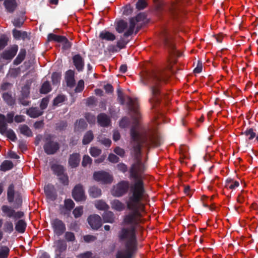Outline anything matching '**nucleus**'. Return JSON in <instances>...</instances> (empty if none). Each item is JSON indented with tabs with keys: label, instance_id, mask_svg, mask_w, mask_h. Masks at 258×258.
I'll return each mask as SVG.
<instances>
[{
	"label": "nucleus",
	"instance_id": "nucleus-1",
	"mask_svg": "<svg viewBox=\"0 0 258 258\" xmlns=\"http://www.w3.org/2000/svg\"><path fill=\"white\" fill-rule=\"evenodd\" d=\"M130 135V143L135 162L131 166L129 173L130 177L135 181L130 186L129 181L121 180L113 186L112 190V196L118 198L129 191L125 202L129 212L124 216L123 222L130 226L121 227L118 232V241L124 243L125 248L118 250L115 258H133L138 251L137 231L143 228L141 226L144 222L143 212L145 211V205L143 201L148 197L142 177L146 169L141 159L142 148L145 147L149 151L151 147L161 145L160 136L152 131L141 134L133 126L131 128Z\"/></svg>",
	"mask_w": 258,
	"mask_h": 258
},
{
	"label": "nucleus",
	"instance_id": "nucleus-2",
	"mask_svg": "<svg viewBox=\"0 0 258 258\" xmlns=\"http://www.w3.org/2000/svg\"><path fill=\"white\" fill-rule=\"evenodd\" d=\"M140 80L144 85L149 86L150 93L149 102L152 108H154L160 103L162 97L161 87V82L165 81L164 77L161 72L152 71L146 73Z\"/></svg>",
	"mask_w": 258,
	"mask_h": 258
},
{
	"label": "nucleus",
	"instance_id": "nucleus-3",
	"mask_svg": "<svg viewBox=\"0 0 258 258\" xmlns=\"http://www.w3.org/2000/svg\"><path fill=\"white\" fill-rule=\"evenodd\" d=\"M14 115V111L8 113L6 116L0 113V134L2 135H6L7 138L13 142L16 141L17 138L13 130L8 129V123L13 122Z\"/></svg>",
	"mask_w": 258,
	"mask_h": 258
},
{
	"label": "nucleus",
	"instance_id": "nucleus-4",
	"mask_svg": "<svg viewBox=\"0 0 258 258\" xmlns=\"http://www.w3.org/2000/svg\"><path fill=\"white\" fill-rule=\"evenodd\" d=\"M160 39L163 42L164 48L171 55H178L174 43L173 37L169 34L168 30L163 29L160 34Z\"/></svg>",
	"mask_w": 258,
	"mask_h": 258
},
{
	"label": "nucleus",
	"instance_id": "nucleus-5",
	"mask_svg": "<svg viewBox=\"0 0 258 258\" xmlns=\"http://www.w3.org/2000/svg\"><path fill=\"white\" fill-rule=\"evenodd\" d=\"M125 100H126V105L128 109L135 113H138V108L139 107L138 101L136 98H132L130 96L124 97L122 91L117 90V100L119 104L124 105L125 104Z\"/></svg>",
	"mask_w": 258,
	"mask_h": 258
},
{
	"label": "nucleus",
	"instance_id": "nucleus-6",
	"mask_svg": "<svg viewBox=\"0 0 258 258\" xmlns=\"http://www.w3.org/2000/svg\"><path fill=\"white\" fill-rule=\"evenodd\" d=\"M53 137L51 134L47 135L44 139L45 144L43 146L44 152L47 155H53L60 149V145L57 142L52 140Z\"/></svg>",
	"mask_w": 258,
	"mask_h": 258
},
{
	"label": "nucleus",
	"instance_id": "nucleus-7",
	"mask_svg": "<svg viewBox=\"0 0 258 258\" xmlns=\"http://www.w3.org/2000/svg\"><path fill=\"white\" fill-rule=\"evenodd\" d=\"M146 16L144 13H140L135 17L131 18L130 19V26L127 30L123 34L124 37H127L132 35L134 32L136 23L137 22L144 21Z\"/></svg>",
	"mask_w": 258,
	"mask_h": 258
},
{
	"label": "nucleus",
	"instance_id": "nucleus-8",
	"mask_svg": "<svg viewBox=\"0 0 258 258\" xmlns=\"http://www.w3.org/2000/svg\"><path fill=\"white\" fill-rule=\"evenodd\" d=\"M51 225L54 234L57 236L62 235L66 230L64 222L58 218L51 220Z\"/></svg>",
	"mask_w": 258,
	"mask_h": 258
},
{
	"label": "nucleus",
	"instance_id": "nucleus-9",
	"mask_svg": "<svg viewBox=\"0 0 258 258\" xmlns=\"http://www.w3.org/2000/svg\"><path fill=\"white\" fill-rule=\"evenodd\" d=\"M93 178L97 181L103 183H110L113 180V176L104 171H96L93 174Z\"/></svg>",
	"mask_w": 258,
	"mask_h": 258
},
{
	"label": "nucleus",
	"instance_id": "nucleus-10",
	"mask_svg": "<svg viewBox=\"0 0 258 258\" xmlns=\"http://www.w3.org/2000/svg\"><path fill=\"white\" fill-rule=\"evenodd\" d=\"M30 85L25 84L22 88L21 94L18 98L19 103L23 106H28L31 101L28 100L30 98Z\"/></svg>",
	"mask_w": 258,
	"mask_h": 258
},
{
	"label": "nucleus",
	"instance_id": "nucleus-11",
	"mask_svg": "<svg viewBox=\"0 0 258 258\" xmlns=\"http://www.w3.org/2000/svg\"><path fill=\"white\" fill-rule=\"evenodd\" d=\"M72 197L76 202L84 201L86 197L83 185L79 183L75 185L72 190Z\"/></svg>",
	"mask_w": 258,
	"mask_h": 258
},
{
	"label": "nucleus",
	"instance_id": "nucleus-12",
	"mask_svg": "<svg viewBox=\"0 0 258 258\" xmlns=\"http://www.w3.org/2000/svg\"><path fill=\"white\" fill-rule=\"evenodd\" d=\"M87 221L91 227L94 230L98 229L102 226L101 219L98 215L89 216Z\"/></svg>",
	"mask_w": 258,
	"mask_h": 258
},
{
	"label": "nucleus",
	"instance_id": "nucleus-13",
	"mask_svg": "<svg viewBox=\"0 0 258 258\" xmlns=\"http://www.w3.org/2000/svg\"><path fill=\"white\" fill-rule=\"evenodd\" d=\"M18 50V46L14 45L8 49L4 51L2 54V57L7 60H11L16 55Z\"/></svg>",
	"mask_w": 258,
	"mask_h": 258
},
{
	"label": "nucleus",
	"instance_id": "nucleus-14",
	"mask_svg": "<svg viewBox=\"0 0 258 258\" xmlns=\"http://www.w3.org/2000/svg\"><path fill=\"white\" fill-rule=\"evenodd\" d=\"M81 155L79 153H73L70 155L68 164L72 168H76L80 165Z\"/></svg>",
	"mask_w": 258,
	"mask_h": 258
},
{
	"label": "nucleus",
	"instance_id": "nucleus-15",
	"mask_svg": "<svg viewBox=\"0 0 258 258\" xmlns=\"http://www.w3.org/2000/svg\"><path fill=\"white\" fill-rule=\"evenodd\" d=\"M73 62L78 72H82L84 67V60L80 54L75 55L73 58Z\"/></svg>",
	"mask_w": 258,
	"mask_h": 258
},
{
	"label": "nucleus",
	"instance_id": "nucleus-16",
	"mask_svg": "<svg viewBox=\"0 0 258 258\" xmlns=\"http://www.w3.org/2000/svg\"><path fill=\"white\" fill-rule=\"evenodd\" d=\"M44 190L47 198L51 201H54L56 199V194L53 185L48 184L44 186Z\"/></svg>",
	"mask_w": 258,
	"mask_h": 258
},
{
	"label": "nucleus",
	"instance_id": "nucleus-17",
	"mask_svg": "<svg viewBox=\"0 0 258 258\" xmlns=\"http://www.w3.org/2000/svg\"><path fill=\"white\" fill-rule=\"evenodd\" d=\"M97 122L102 127H108L110 124L109 117L104 113H101L97 116Z\"/></svg>",
	"mask_w": 258,
	"mask_h": 258
},
{
	"label": "nucleus",
	"instance_id": "nucleus-18",
	"mask_svg": "<svg viewBox=\"0 0 258 258\" xmlns=\"http://www.w3.org/2000/svg\"><path fill=\"white\" fill-rule=\"evenodd\" d=\"M65 79L68 87L72 88L75 85V80L74 78V72L71 70L67 71L66 73Z\"/></svg>",
	"mask_w": 258,
	"mask_h": 258
},
{
	"label": "nucleus",
	"instance_id": "nucleus-19",
	"mask_svg": "<svg viewBox=\"0 0 258 258\" xmlns=\"http://www.w3.org/2000/svg\"><path fill=\"white\" fill-rule=\"evenodd\" d=\"M43 111L38 107H32L27 109L26 113L31 118H35L42 115Z\"/></svg>",
	"mask_w": 258,
	"mask_h": 258
},
{
	"label": "nucleus",
	"instance_id": "nucleus-20",
	"mask_svg": "<svg viewBox=\"0 0 258 258\" xmlns=\"http://www.w3.org/2000/svg\"><path fill=\"white\" fill-rule=\"evenodd\" d=\"M4 5L7 11L10 13H13L17 7L16 0H5Z\"/></svg>",
	"mask_w": 258,
	"mask_h": 258
},
{
	"label": "nucleus",
	"instance_id": "nucleus-21",
	"mask_svg": "<svg viewBox=\"0 0 258 258\" xmlns=\"http://www.w3.org/2000/svg\"><path fill=\"white\" fill-rule=\"evenodd\" d=\"M99 37L102 40L112 41L115 39V36L112 33L104 30L101 31Z\"/></svg>",
	"mask_w": 258,
	"mask_h": 258
},
{
	"label": "nucleus",
	"instance_id": "nucleus-22",
	"mask_svg": "<svg viewBox=\"0 0 258 258\" xmlns=\"http://www.w3.org/2000/svg\"><path fill=\"white\" fill-rule=\"evenodd\" d=\"M75 203L71 199H67L64 200L65 211H61V213L64 215L70 214L71 210L74 208Z\"/></svg>",
	"mask_w": 258,
	"mask_h": 258
},
{
	"label": "nucleus",
	"instance_id": "nucleus-23",
	"mask_svg": "<svg viewBox=\"0 0 258 258\" xmlns=\"http://www.w3.org/2000/svg\"><path fill=\"white\" fill-rule=\"evenodd\" d=\"M102 218L104 222L113 223L114 222V214L112 212L106 210L102 214Z\"/></svg>",
	"mask_w": 258,
	"mask_h": 258
},
{
	"label": "nucleus",
	"instance_id": "nucleus-24",
	"mask_svg": "<svg viewBox=\"0 0 258 258\" xmlns=\"http://www.w3.org/2000/svg\"><path fill=\"white\" fill-rule=\"evenodd\" d=\"M110 204L113 209L119 212L123 211L125 207V205L118 200H113Z\"/></svg>",
	"mask_w": 258,
	"mask_h": 258
},
{
	"label": "nucleus",
	"instance_id": "nucleus-25",
	"mask_svg": "<svg viewBox=\"0 0 258 258\" xmlns=\"http://www.w3.org/2000/svg\"><path fill=\"white\" fill-rule=\"evenodd\" d=\"M26 55V50L24 48H22L20 49V52L16 57V58L14 59L13 61V63L14 65L17 66L20 64L25 59Z\"/></svg>",
	"mask_w": 258,
	"mask_h": 258
},
{
	"label": "nucleus",
	"instance_id": "nucleus-26",
	"mask_svg": "<svg viewBox=\"0 0 258 258\" xmlns=\"http://www.w3.org/2000/svg\"><path fill=\"white\" fill-rule=\"evenodd\" d=\"M26 227V222L22 219L19 220L15 224V229L20 233H23L25 231Z\"/></svg>",
	"mask_w": 258,
	"mask_h": 258
},
{
	"label": "nucleus",
	"instance_id": "nucleus-27",
	"mask_svg": "<svg viewBox=\"0 0 258 258\" xmlns=\"http://www.w3.org/2000/svg\"><path fill=\"white\" fill-rule=\"evenodd\" d=\"M51 169L53 171V173L57 176L62 175L65 171L64 168L63 166L57 164L52 165L51 166Z\"/></svg>",
	"mask_w": 258,
	"mask_h": 258
},
{
	"label": "nucleus",
	"instance_id": "nucleus-28",
	"mask_svg": "<svg viewBox=\"0 0 258 258\" xmlns=\"http://www.w3.org/2000/svg\"><path fill=\"white\" fill-rule=\"evenodd\" d=\"M57 250L59 252V254H57L56 258H61L60 253L64 251L67 247V245L66 242L62 240H58L56 242Z\"/></svg>",
	"mask_w": 258,
	"mask_h": 258
},
{
	"label": "nucleus",
	"instance_id": "nucleus-29",
	"mask_svg": "<svg viewBox=\"0 0 258 258\" xmlns=\"http://www.w3.org/2000/svg\"><path fill=\"white\" fill-rule=\"evenodd\" d=\"M2 98L9 106H13L15 104V99L13 97L12 94L9 93H4L2 94Z\"/></svg>",
	"mask_w": 258,
	"mask_h": 258
},
{
	"label": "nucleus",
	"instance_id": "nucleus-30",
	"mask_svg": "<svg viewBox=\"0 0 258 258\" xmlns=\"http://www.w3.org/2000/svg\"><path fill=\"white\" fill-rule=\"evenodd\" d=\"M89 194L93 198H98L101 195V190L97 186H93L90 187Z\"/></svg>",
	"mask_w": 258,
	"mask_h": 258
},
{
	"label": "nucleus",
	"instance_id": "nucleus-31",
	"mask_svg": "<svg viewBox=\"0 0 258 258\" xmlns=\"http://www.w3.org/2000/svg\"><path fill=\"white\" fill-rule=\"evenodd\" d=\"M19 128L20 130V132L21 134H22V135H23L27 137H32V136H33L32 132L27 125H26V124L20 125L19 127Z\"/></svg>",
	"mask_w": 258,
	"mask_h": 258
},
{
	"label": "nucleus",
	"instance_id": "nucleus-32",
	"mask_svg": "<svg viewBox=\"0 0 258 258\" xmlns=\"http://www.w3.org/2000/svg\"><path fill=\"white\" fill-rule=\"evenodd\" d=\"M94 139V135L92 131H87L84 135L82 144L84 145L89 144Z\"/></svg>",
	"mask_w": 258,
	"mask_h": 258
},
{
	"label": "nucleus",
	"instance_id": "nucleus-33",
	"mask_svg": "<svg viewBox=\"0 0 258 258\" xmlns=\"http://www.w3.org/2000/svg\"><path fill=\"white\" fill-rule=\"evenodd\" d=\"M127 27V23L123 20L117 22L116 26V30L119 33H122Z\"/></svg>",
	"mask_w": 258,
	"mask_h": 258
},
{
	"label": "nucleus",
	"instance_id": "nucleus-34",
	"mask_svg": "<svg viewBox=\"0 0 258 258\" xmlns=\"http://www.w3.org/2000/svg\"><path fill=\"white\" fill-rule=\"evenodd\" d=\"M13 166L14 164L11 161L5 160L1 165V170L3 171H6L12 169Z\"/></svg>",
	"mask_w": 258,
	"mask_h": 258
},
{
	"label": "nucleus",
	"instance_id": "nucleus-35",
	"mask_svg": "<svg viewBox=\"0 0 258 258\" xmlns=\"http://www.w3.org/2000/svg\"><path fill=\"white\" fill-rule=\"evenodd\" d=\"M2 210L3 212L6 214L8 217L13 218L15 210L11 207L7 205H3L2 207Z\"/></svg>",
	"mask_w": 258,
	"mask_h": 258
},
{
	"label": "nucleus",
	"instance_id": "nucleus-36",
	"mask_svg": "<svg viewBox=\"0 0 258 258\" xmlns=\"http://www.w3.org/2000/svg\"><path fill=\"white\" fill-rule=\"evenodd\" d=\"M14 185L13 184H11L9 185L7 191V198L10 203L14 201Z\"/></svg>",
	"mask_w": 258,
	"mask_h": 258
},
{
	"label": "nucleus",
	"instance_id": "nucleus-37",
	"mask_svg": "<svg viewBox=\"0 0 258 258\" xmlns=\"http://www.w3.org/2000/svg\"><path fill=\"white\" fill-rule=\"evenodd\" d=\"M64 36L57 35L53 33H49L47 36V40L48 41H55L58 43L62 42Z\"/></svg>",
	"mask_w": 258,
	"mask_h": 258
},
{
	"label": "nucleus",
	"instance_id": "nucleus-38",
	"mask_svg": "<svg viewBox=\"0 0 258 258\" xmlns=\"http://www.w3.org/2000/svg\"><path fill=\"white\" fill-rule=\"evenodd\" d=\"M51 90L50 83L48 81H45L41 86L40 92L42 94H47Z\"/></svg>",
	"mask_w": 258,
	"mask_h": 258
},
{
	"label": "nucleus",
	"instance_id": "nucleus-39",
	"mask_svg": "<svg viewBox=\"0 0 258 258\" xmlns=\"http://www.w3.org/2000/svg\"><path fill=\"white\" fill-rule=\"evenodd\" d=\"M241 134L247 137L249 140H252L256 136V134L252 128H247L245 131L242 132Z\"/></svg>",
	"mask_w": 258,
	"mask_h": 258
},
{
	"label": "nucleus",
	"instance_id": "nucleus-40",
	"mask_svg": "<svg viewBox=\"0 0 258 258\" xmlns=\"http://www.w3.org/2000/svg\"><path fill=\"white\" fill-rule=\"evenodd\" d=\"M61 73L54 72L51 75L52 83L53 85H56L60 83L61 79Z\"/></svg>",
	"mask_w": 258,
	"mask_h": 258
},
{
	"label": "nucleus",
	"instance_id": "nucleus-41",
	"mask_svg": "<svg viewBox=\"0 0 258 258\" xmlns=\"http://www.w3.org/2000/svg\"><path fill=\"white\" fill-rule=\"evenodd\" d=\"M10 249L7 246H2L0 248V258H8Z\"/></svg>",
	"mask_w": 258,
	"mask_h": 258
},
{
	"label": "nucleus",
	"instance_id": "nucleus-42",
	"mask_svg": "<svg viewBox=\"0 0 258 258\" xmlns=\"http://www.w3.org/2000/svg\"><path fill=\"white\" fill-rule=\"evenodd\" d=\"M95 206L100 210H107L109 208V206L105 202L101 200L96 202Z\"/></svg>",
	"mask_w": 258,
	"mask_h": 258
},
{
	"label": "nucleus",
	"instance_id": "nucleus-43",
	"mask_svg": "<svg viewBox=\"0 0 258 258\" xmlns=\"http://www.w3.org/2000/svg\"><path fill=\"white\" fill-rule=\"evenodd\" d=\"M4 231L5 232L11 233L13 231V225L12 222L7 221L5 223L4 226Z\"/></svg>",
	"mask_w": 258,
	"mask_h": 258
},
{
	"label": "nucleus",
	"instance_id": "nucleus-44",
	"mask_svg": "<svg viewBox=\"0 0 258 258\" xmlns=\"http://www.w3.org/2000/svg\"><path fill=\"white\" fill-rule=\"evenodd\" d=\"M76 126L78 130H84L87 126V124L84 119H80L77 120Z\"/></svg>",
	"mask_w": 258,
	"mask_h": 258
},
{
	"label": "nucleus",
	"instance_id": "nucleus-45",
	"mask_svg": "<svg viewBox=\"0 0 258 258\" xmlns=\"http://www.w3.org/2000/svg\"><path fill=\"white\" fill-rule=\"evenodd\" d=\"M9 38L5 35H2L0 37V50L3 49L7 45Z\"/></svg>",
	"mask_w": 258,
	"mask_h": 258
},
{
	"label": "nucleus",
	"instance_id": "nucleus-46",
	"mask_svg": "<svg viewBox=\"0 0 258 258\" xmlns=\"http://www.w3.org/2000/svg\"><path fill=\"white\" fill-rule=\"evenodd\" d=\"M92 159L88 155H85L83 157L82 161V166L84 167H86L88 165H91L92 164Z\"/></svg>",
	"mask_w": 258,
	"mask_h": 258
},
{
	"label": "nucleus",
	"instance_id": "nucleus-47",
	"mask_svg": "<svg viewBox=\"0 0 258 258\" xmlns=\"http://www.w3.org/2000/svg\"><path fill=\"white\" fill-rule=\"evenodd\" d=\"M147 6V3L146 0H138L136 4V8L138 10H142Z\"/></svg>",
	"mask_w": 258,
	"mask_h": 258
},
{
	"label": "nucleus",
	"instance_id": "nucleus-48",
	"mask_svg": "<svg viewBox=\"0 0 258 258\" xmlns=\"http://www.w3.org/2000/svg\"><path fill=\"white\" fill-rule=\"evenodd\" d=\"M60 183L64 185H68L69 183V177L67 173H63L62 175L58 176Z\"/></svg>",
	"mask_w": 258,
	"mask_h": 258
},
{
	"label": "nucleus",
	"instance_id": "nucleus-49",
	"mask_svg": "<svg viewBox=\"0 0 258 258\" xmlns=\"http://www.w3.org/2000/svg\"><path fill=\"white\" fill-rule=\"evenodd\" d=\"M83 213V208L82 206L77 207L74 209L73 214L76 218L80 217Z\"/></svg>",
	"mask_w": 258,
	"mask_h": 258
},
{
	"label": "nucleus",
	"instance_id": "nucleus-50",
	"mask_svg": "<svg viewBox=\"0 0 258 258\" xmlns=\"http://www.w3.org/2000/svg\"><path fill=\"white\" fill-rule=\"evenodd\" d=\"M91 155L93 157H96L99 156L101 153V150L97 147H91L89 150Z\"/></svg>",
	"mask_w": 258,
	"mask_h": 258
},
{
	"label": "nucleus",
	"instance_id": "nucleus-51",
	"mask_svg": "<svg viewBox=\"0 0 258 258\" xmlns=\"http://www.w3.org/2000/svg\"><path fill=\"white\" fill-rule=\"evenodd\" d=\"M64 238L68 242H73L75 240V236L72 232H66L64 234Z\"/></svg>",
	"mask_w": 258,
	"mask_h": 258
},
{
	"label": "nucleus",
	"instance_id": "nucleus-52",
	"mask_svg": "<svg viewBox=\"0 0 258 258\" xmlns=\"http://www.w3.org/2000/svg\"><path fill=\"white\" fill-rule=\"evenodd\" d=\"M64 39H62V42L63 43L62 49L64 50H68L72 46V43L70 42L66 36H63Z\"/></svg>",
	"mask_w": 258,
	"mask_h": 258
},
{
	"label": "nucleus",
	"instance_id": "nucleus-53",
	"mask_svg": "<svg viewBox=\"0 0 258 258\" xmlns=\"http://www.w3.org/2000/svg\"><path fill=\"white\" fill-rule=\"evenodd\" d=\"M130 123V121L128 117H123L119 122V126L121 128H125L127 127Z\"/></svg>",
	"mask_w": 258,
	"mask_h": 258
},
{
	"label": "nucleus",
	"instance_id": "nucleus-54",
	"mask_svg": "<svg viewBox=\"0 0 258 258\" xmlns=\"http://www.w3.org/2000/svg\"><path fill=\"white\" fill-rule=\"evenodd\" d=\"M84 88V82L83 80L79 81L77 86H76L75 91L76 93H79L82 92Z\"/></svg>",
	"mask_w": 258,
	"mask_h": 258
},
{
	"label": "nucleus",
	"instance_id": "nucleus-55",
	"mask_svg": "<svg viewBox=\"0 0 258 258\" xmlns=\"http://www.w3.org/2000/svg\"><path fill=\"white\" fill-rule=\"evenodd\" d=\"M12 22L16 27L20 28L22 26L24 21L22 18H17L14 19Z\"/></svg>",
	"mask_w": 258,
	"mask_h": 258
},
{
	"label": "nucleus",
	"instance_id": "nucleus-56",
	"mask_svg": "<svg viewBox=\"0 0 258 258\" xmlns=\"http://www.w3.org/2000/svg\"><path fill=\"white\" fill-rule=\"evenodd\" d=\"M65 100V97L63 95H58L53 100V105L57 106L59 103L63 102Z\"/></svg>",
	"mask_w": 258,
	"mask_h": 258
},
{
	"label": "nucleus",
	"instance_id": "nucleus-57",
	"mask_svg": "<svg viewBox=\"0 0 258 258\" xmlns=\"http://www.w3.org/2000/svg\"><path fill=\"white\" fill-rule=\"evenodd\" d=\"M108 160L111 163H116L118 162L119 158L116 155L111 153L108 156Z\"/></svg>",
	"mask_w": 258,
	"mask_h": 258
},
{
	"label": "nucleus",
	"instance_id": "nucleus-58",
	"mask_svg": "<svg viewBox=\"0 0 258 258\" xmlns=\"http://www.w3.org/2000/svg\"><path fill=\"white\" fill-rule=\"evenodd\" d=\"M117 168L120 172L124 173L127 171V166L123 163H120L117 165Z\"/></svg>",
	"mask_w": 258,
	"mask_h": 258
},
{
	"label": "nucleus",
	"instance_id": "nucleus-59",
	"mask_svg": "<svg viewBox=\"0 0 258 258\" xmlns=\"http://www.w3.org/2000/svg\"><path fill=\"white\" fill-rule=\"evenodd\" d=\"M22 32V31L18 30L16 29H13L12 31L13 37L16 40H20Z\"/></svg>",
	"mask_w": 258,
	"mask_h": 258
},
{
	"label": "nucleus",
	"instance_id": "nucleus-60",
	"mask_svg": "<svg viewBox=\"0 0 258 258\" xmlns=\"http://www.w3.org/2000/svg\"><path fill=\"white\" fill-rule=\"evenodd\" d=\"M114 152L115 154H116L117 155H119V156L122 157L125 155V151L122 148H120L119 147H116L114 149Z\"/></svg>",
	"mask_w": 258,
	"mask_h": 258
},
{
	"label": "nucleus",
	"instance_id": "nucleus-61",
	"mask_svg": "<svg viewBox=\"0 0 258 258\" xmlns=\"http://www.w3.org/2000/svg\"><path fill=\"white\" fill-rule=\"evenodd\" d=\"M67 126V123L65 121H62L56 124V129L57 130L62 131Z\"/></svg>",
	"mask_w": 258,
	"mask_h": 258
},
{
	"label": "nucleus",
	"instance_id": "nucleus-62",
	"mask_svg": "<svg viewBox=\"0 0 258 258\" xmlns=\"http://www.w3.org/2000/svg\"><path fill=\"white\" fill-rule=\"evenodd\" d=\"M48 103V100L47 98H44L41 100V103L40 104V107L41 108V110L45 109L47 107V105Z\"/></svg>",
	"mask_w": 258,
	"mask_h": 258
},
{
	"label": "nucleus",
	"instance_id": "nucleus-63",
	"mask_svg": "<svg viewBox=\"0 0 258 258\" xmlns=\"http://www.w3.org/2000/svg\"><path fill=\"white\" fill-rule=\"evenodd\" d=\"M126 43L124 40L122 38H121L117 42L116 46L119 49H122L125 48Z\"/></svg>",
	"mask_w": 258,
	"mask_h": 258
},
{
	"label": "nucleus",
	"instance_id": "nucleus-64",
	"mask_svg": "<svg viewBox=\"0 0 258 258\" xmlns=\"http://www.w3.org/2000/svg\"><path fill=\"white\" fill-rule=\"evenodd\" d=\"M99 141L102 144L107 147H109L111 143V140L106 138H103L101 139H100Z\"/></svg>",
	"mask_w": 258,
	"mask_h": 258
}]
</instances>
